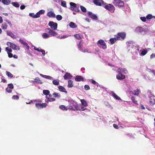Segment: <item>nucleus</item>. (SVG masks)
I'll list each match as a JSON object with an SVG mask.
<instances>
[{"instance_id": "6e6d98bb", "label": "nucleus", "mask_w": 155, "mask_h": 155, "mask_svg": "<svg viewBox=\"0 0 155 155\" xmlns=\"http://www.w3.org/2000/svg\"><path fill=\"white\" fill-rule=\"evenodd\" d=\"M85 107H84L83 106H82L81 107V108H79L78 110L84 111L86 109V108Z\"/></svg>"}, {"instance_id": "7ed1b4c3", "label": "nucleus", "mask_w": 155, "mask_h": 155, "mask_svg": "<svg viewBox=\"0 0 155 155\" xmlns=\"http://www.w3.org/2000/svg\"><path fill=\"white\" fill-rule=\"evenodd\" d=\"M68 108L71 110H79V107L78 105L76 102L73 101L70 102Z\"/></svg>"}, {"instance_id": "2eb2a0df", "label": "nucleus", "mask_w": 155, "mask_h": 155, "mask_svg": "<svg viewBox=\"0 0 155 155\" xmlns=\"http://www.w3.org/2000/svg\"><path fill=\"white\" fill-rule=\"evenodd\" d=\"M147 52V51L146 49H140V51L139 52V54L140 56H143L145 55Z\"/></svg>"}, {"instance_id": "aec40b11", "label": "nucleus", "mask_w": 155, "mask_h": 155, "mask_svg": "<svg viewBox=\"0 0 155 155\" xmlns=\"http://www.w3.org/2000/svg\"><path fill=\"white\" fill-rule=\"evenodd\" d=\"M75 81H84V78L81 76H77L75 78Z\"/></svg>"}, {"instance_id": "f3484780", "label": "nucleus", "mask_w": 155, "mask_h": 155, "mask_svg": "<svg viewBox=\"0 0 155 155\" xmlns=\"http://www.w3.org/2000/svg\"><path fill=\"white\" fill-rule=\"evenodd\" d=\"M46 98L45 101L46 102L48 101L52 102L55 101V99L54 98L49 97L48 96H46Z\"/></svg>"}, {"instance_id": "a19ab883", "label": "nucleus", "mask_w": 155, "mask_h": 155, "mask_svg": "<svg viewBox=\"0 0 155 155\" xmlns=\"http://www.w3.org/2000/svg\"><path fill=\"white\" fill-rule=\"evenodd\" d=\"M68 36L67 35H62L60 36H58L57 38L60 39H64L67 38Z\"/></svg>"}, {"instance_id": "c85d7f7f", "label": "nucleus", "mask_w": 155, "mask_h": 155, "mask_svg": "<svg viewBox=\"0 0 155 155\" xmlns=\"http://www.w3.org/2000/svg\"><path fill=\"white\" fill-rule=\"evenodd\" d=\"M139 90L138 89L134 90L132 91L133 94L134 95L138 96L139 94Z\"/></svg>"}, {"instance_id": "58836bf2", "label": "nucleus", "mask_w": 155, "mask_h": 155, "mask_svg": "<svg viewBox=\"0 0 155 155\" xmlns=\"http://www.w3.org/2000/svg\"><path fill=\"white\" fill-rule=\"evenodd\" d=\"M6 74L9 77L12 78L13 77L12 74L8 71H6Z\"/></svg>"}, {"instance_id": "e2e57ef3", "label": "nucleus", "mask_w": 155, "mask_h": 155, "mask_svg": "<svg viewBox=\"0 0 155 155\" xmlns=\"http://www.w3.org/2000/svg\"><path fill=\"white\" fill-rule=\"evenodd\" d=\"M92 84H96V85H97V86H98V84L94 80H92Z\"/></svg>"}, {"instance_id": "9b49d317", "label": "nucleus", "mask_w": 155, "mask_h": 155, "mask_svg": "<svg viewBox=\"0 0 155 155\" xmlns=\"http://www.w3.org/2000/svg\"><path fill=\"white\" fill-rule=\"evenodd\" d=\"M82 44L81 43V41H80L79 42L78 46V48L79 49V50H81V51L84 52H87L88 53H90L91 52H89L85 48H82Z\"/></svg>"}, {"instance_id": "b1692460", "label": "nucleus", "mask_w": 155, "mask_h": 155, "mask_svg": "<svg viewBox=\"0 0 155 155\" xmlns=\"http://www.w3.org/2000/svg\"><path fill=\"white\" fill-rule=\"evenodd\" d=\"M81 104L84 107H86L87 105V103L84 99H80Z\"/></svg>"}, {"instance_id": "4be33fe9", "label": "nucleus", "mask_w": 155, "mask_h": 155, "mask_svg": "<svg viewBox=\"0 0 155 155\" xmlns=\"http://www.w3.org/2000/svg\"><path fill=\"white\" fill-rule=\"evenodd\" d=\"M110 94L111 96H113L116 99L118 100H120V97H119L116 94L113 92H111L110 93Z\"/></svg>"}, {"instance_id": "f704fd0d", "label": "nucleus", "mask_w": 155, "mask_h": 155, "mask_svg": "<svg viewBox=\"0 0 155 155\" xmlns=\"http://www.w3.org/2000/svg\"><path fill=\"white\" fill-rule=\"evenodd\" d=\"M43 93L44 94L48 96V95L50 93V91L48 90H43Z\"/></svg>"}, {"instance_id": "052dcab7", "label": "nucleus", "mask_w": 155, "mask_h": 155, "mask_svg": "<svg viewBox=\"0 0 155 155\" xmlns=\"http://www.w3.org/2000/svg\"><path fill=\"white\" fill-rule=\"evenodd\" d=\"M41 104V108H42L43 107H45L47 105V104L45 103Z\"/></svg>"}, {"instance_id": "0eeeda50", "label": "nucleus", "mask_w": 155, "mask_h": 155, "mask_svg": "<svg viewBox=\"0 0 155 155\" xmlns=\"http://www.w3.org/2000/svg\"><path fill=\"white\" fill-rule=\"evenodd\" d=\"M135 32L137 33H140L142 35H144L146 32V30L141 27H137L135 29Z\"/></svg>"}, {"instance_id": "c03bdc74", "label": "nucleus", "mask_w": 155, "mask_h": 155, "mask_svg": "<svg viewBox=\"0 0 155 155\" xmlns=\"http://www.w3.org/2000/svg\"><path fill=\"white\" fill-rule=\"evenodd\" d=\"M80 8L82 11L84 12H86L87 10L85 8L81 5L80 6Z\"/></svg>"}, {"instance_id": "37998d69", "label": "nucleus", "mask_w": 155, "mask_h": 155, "mask_svg": "<svg viewBox=\"0 0 155 155\" xmlns=\"http://www.w3.org/2000/svg\"><path fill=\"white\" fill-rule=\"evenodd\" d=\"M70 5H71V6L72 7L74 8L76 7L78 5L76 4L75 3H74L73 2H70Z\"/></svg>"}, {"instance_id": "3c124183", "label": "nucleus", "mask_w": 155, "mask_h": 155, "mask_svg": "<svg viewBox=\"0 0 155 155\" xmlns=\"http://www.w3.org/2000/svg\"><path fill=\"white\" fill-rule=\"evenodd\" d=\"M36 107L38 108H41V103H37L35 104Z\"/></svg>"}, {"instance_id": "4c0bfd02", "label": "nucleus", "mask_w": 155, "mask_h": 155, "mask_svg": "<svg viewBox=\"0 0 155 155\" xmlns=\"http://www.w3.org/2000/svg\"><path fill=\"white\" fill-rule=\"evenodd\" d=\"M8 25L5 23H3L2 25V28L3 29H6L7 28Z\"/></svg>"}, {"instance_id": "6ab92c4d", "label": "nucleus", "mask_w": 155, "mask_h": 155, "mask_svg": "<svg viewBox=\"0 0 155 155\" xmlns=\"http://www.w3.org/2000/svg\"><path fill=\"white\" fill-rule=\"evenodd\" d=\"M33 82H36L38 84H42L43 83L42 81L38 77H37L35 79Z\"/></svg>"}, {"instance_id": "e433bc0d", "label": "nucleus", "mask_w": 155, "mask_h": 155, "mask_svg": "<svg viewBox=\"0 0 155 155\" xmlns=\"http://www.w3.org/2000/svg\"><path fill=\"white\" fill-rule=\"evenodd\" d=\"M79 6L80 5L78 4V5L74 8V11L76 12H80V10L79 9Z\"/></svg>"}, {"instance_id": "ea45409f", "label": "nucleus", "mask_w": 155, "mask_h": 155, "mask_svg": "<svg viewBox=\"0 0 155 155\" xmlns=\"http://www.w3.org/2000/svg\"><path fill=\"white\" fill-rule=\"evenodd\" d=\"M74 36L78 39H80L82 38V36L79 34H76L74 35Z\"/></svg>"}, {"instance_id": "de8ad7c7", "label": "nucleus", "mask_w": 155, "mask_h": 155, "mask_svg": "<svg viewBox=\"0 0 155 155\" xmlns=\"http://www.w3.org/2000/svg\"><path fill=\"white\" fill-rule=\"evenodd\" d=\"M57 19L58 21L61 20L62 18V17L60 15H57L56 16Z\"/></svg>"}, {"instance_id": "0e129e2a", "label": "nucleus", "mask_w": 155, "mask_h": 155, "mask_svg": "<svg viewBox=\"0 0 155 155\" xmlns=\"http://www.w3.org/2000/svg\"><path fill=\"white\" fill-rule=\"evenodd\" d=\"M151 96H150V99L151 100H155V97L153 95L151 94Z\"/></svg>"}, {"instance_id": "5fc2aeb1", "label": "nucleus", "mask_w": 155, "mask_h": 155, "mask_svg": "<svg viewBox=\"0 0 155 155\" xmlns=\"http://www.w3.org/2000/svg\"><path fill=\"white\" fill-rule=\"evenodd\" d=\"M131 99L134 103H135V104H137V101L135 100V98L134 97H131Z\"/></svg>"}, {"instance_id": "a211bd4d", "label": "nucleus", "mask_w": 155, "mask_h": 155, "mask_svg": "<svg viewBox=\"0 0 155 155\" xmlns=\"http://www.w3.org/2000/svg\"><path fill=\"white\" fill-rule=\"evenodd\" d=\"M47 15L51 18H55L56 17V15L52 12L51 11L48 13Z\"/></svg>"}, {"instance_id": "c9c22d12", "label": "nucleus", "mask_w": 155, "mask_h": 155, "mask_svg": "<svg viewBox=\"0 0 155 155\" xmlns=\"http://www.w3.org/2000/svg\"><path fill=\"white\" fill-rule=\"evenodd\" d=\"M52 95L55 97L59 98L61 97L59 93L56 92L53 93Z\"/></svg>"}, {"instance_id": "a18cd8bd", "label": "nucleus", "mask_w": 155, "mask_h": 155, "mask_svg": "<svg viewBox=\"0 0 155 155\" xmlns=\"http://www.w3.org/2000/svg\"><path fill=\"white\" fill-rule=\"evenodd\" d=\"M59 108L63 110H67V108L65 107L64 105H62L59 106Z\"/></svg>"}, {"instance_id": "79ce46f5", "label": "nucleus", "mask_w": 155, "mask_h": 155, "mask_svg": "<svg viewBox=\"0 0 155 155\" xmlns=\"http://www.w3.org/2000/svg\"><path fill=\"white\" fill-rule=\"evenodd\" d=\"M12 4L14 6L16 7H18L19 6V4L16 2H13L12 3Z\"/></svg>"}, {"instance_id": "a878e982", "label": "nucleus", "mask_w": 155, "mask_h": 155, "mask_svg": "<svg viewBox=\"0 0 155 155\" xmlns=\"http://www.w3.org/2000/svg\"><path fill=\"white\" fill-rule=\"evenodd\" d=\"M42 37L46 39L49 38L51 37V36H50L49 34L45 33L42 34Z\"/></svg>"}, {"instance_id": "4468645a", "label": "nucleus", "mask_w": 155, "mask_h": 155, "mask_svg": "<svg viewBox=\"0 0 155 155\" xmlns=\"http://www.w3.org/2000/svg\"><path fill=\"white\" fill-rule=\"evenodd\" d=\"M19 41L24 46L25 48L27 50H29V47L26 42L24 41L21 39H20L19 40Z\"/></svg>"}, {"instance_id": "2f4dec72", "label": "nucleus", "mask_w": 155, "mask_h": 155, "mask_svg": "<svg viewBox=\"0 0 155 155\" xmlns=\"http://www.w3.org/2000/svg\"><path fill=\"white\" fill-rule=\"evenodd\" d=\"M117 40V37L116 38H110V42L112 45Z\"/></svg>"}, {"instance_id": "dca6fc26", "label": "nucleus", "mask_w": 155, "mask_h": 155, "mask_svg": "<svg viewBox=\"0 0 155 155\" xmlns=\"http://www.w3.org/2000/svg\"><path fill=\"white\" fill-rule=\"evenodd\" d=\"M7 34L8 35L11 36L13 38H16V35H14L10 31H7Z\"/></svg>"}, {"instance_id": "bf43d9fd", "label": "nucleus", "mask_w": 155, "mask_h": 155, "mask_svg": "<svg viewBox=\"0 0 155 155\" xmlns=\"http://www.w3.org/2000/svg\"><path fill=\"white\" fill-rule=\"evenodd\" d=\"M84 88L86 90H88L90 89V87L88 85H86L84 86Z\"/></svg>"}, {"instance_id": "f8f14e48", "label": "nucleus", "mask_w": 155, "mask_h": 155, "mask_svg": "<svg viewBox=\"0 0 155 155\" xmlns=\"http://www.w3.org/2000/svg\"><path fill=\"white\" fill-rule=\"evenodd\" d=\"M93 2L94 3L97 5L103 6L104 4V2L102 0H94Z\"/></svg>"}, {"instance_id": "39448f33", "label": "nucleus", "mask_w": 155, "mask_h": 155, "mask_svg": "<svg viewBox=\"0 0 155 155\" xmlns=\"http://www.w3.org/2000/svg\"><path fill=\"white\" fill-rule=\"evenodd\" d=\"M97 44L98 46L101 48L103 49H105L107 48V45L104 41L102 40H99L97 42Z\"/></svg>"}, {"instance_id": "f257e3e1", "label": "nucleus", "mask_w": 155, "mask_h": 155, "mask_svg": "<svg viewBox=\"0 0 155 155\" xmlns=\"http://www.w3.org/2000/svg\"><path fill=\"white\" fill-rule=\"evenodd\" d=\"M118 72L119 73L117 75V78L118 80H122L124 79L125 78V76L123 75L122 73H124L125 74H127V70L125 68H120L118 69Z\"/></svg>"}, {"instance_id": "69168bd1", "label": "nucleus", "mask_w": 155, "mask_h": 155, "mask_svg": "<svg viewBox=\"0 0 155 155\" xmlns=\"http://www.w3.org/2000/svg\"><path fill=\"white\" fill-rule=\"evenodd\" d=\"M8 56L9 58H11L13 57V54L11 52L8 53Z\"/></svg>"}, {"instance_id": "72a5a7b5", "label": "nucleus", "mask_w": 155, "mask_h": 155, "mask_svg": "<svg viewBox=\"0 0 155 155\" xmlns=\"http://www.w3.org/2000/svg\"><path fill=\"white\" fill-rule=\"evenodd\" d=\"M45 11L44 10H41L39 11L38 12L37 14L38 15V16H39V17H40V15L43 14L45 13Z\"/></svg>"}, {"instance_id": "09e8293b", "label": "nucleus", "mask_w": 155, "mask_h": 155, "mask_svg": "<svg viewBox=\"0 0 155 155\" xmlns=\"http://www.w3.org/2000/svg\"><path fill=\"white\" fill-rule=\"evenodd\" d=\"M61 1V5L64 7H66V2L65 1Z\"/></svg>"}, {"instance_id": "338daca9", "label": "nucleus", "mask_w": 155, "mask_h": 155, "mask_svg": "<svg viewBox=\"0 0 155 155\" xmlns=\"http://www.w3.org/2000/svg\"><path fill=\"white\" fill-rule=\"evenodd\" d=\"M51 30L49 28H47L45 29L46 31L48 32L49 34L50 33V32Z\"/></svg>"}, {"instance_id": "8fccbe9b", "label": "nucleus", "mask_w": 155, "mask_h": 155, "mask_svg": "<svg viewBox=\"0 0 155 155\" xmlns=\"http://www.w3.org/2000/svg\"><path fill=\"white\" fill-rule=\"evenodd\" d=\"M7 88H9L11 89H13L14 88V86L12 84H8V87Z\"/></svg>"}, {"instance_id": "9d476101", "label": "nucleus", "mask_w": 155, "mask_h": 155, "mask_svg": "<svg viewBox=\"0 0 155 155\" xmlns=\"http://www.w3.org/2000/svg\"><path fill=\"white\" fill-rule=\"evenodd\" d=\"M48 25L53 30H56L57 28V23L54 22L53 21H51L49 22Z\"/></svg>"}, {"instance_id": "423d86ee", "label": "nucleus", "mask_w": 155, "mask_h": 155, "mask_svg": "<svg viewBox=\"0 0 155 155\" xmlns=\"http://www.w3.org/2000/svg\"><path fill=\"white\" fill-rule=\"evenodd\" d=\"M113 3L115 6L119 7H123L124 4L123 2L120 0H114Z\"/></svg>"}, {"instance_id": "774afa93", "label": "nucleus", "mask_w": 155, "mask_h": 155, "mask_svg": "<svg viewBox=\"0 0 155 155\" xmlns=\"http://www.w3.org/2000/svg\"><path fill=\"white\" fill-rule=\"evenodd\" d=\"M155 57V54H152L150 55V58H153Z\"/></svg>"}, {"instance_id": "7c9ffc66", "label": "nucleus", "mask_w": 155, "mask_h": 155, "mask_svg": "<svg viewBox=\"0 0 155 155\" xmlns=\"http://www.w3.org/2000/svg\"><path fill=\"white\" fill-rule=\"evenodd\" d=\"M68 87L70 88L71 87L73 86L72 83H73V81L71 80H68Z\"/></svg>"}, {"instance_id": "13d9d810", "label": "nucleus", "mask_w": 155, "mask_h": 155, "mask_svg": "<svg viewBox=\"0 0 155 155\" xmlns=\"http://www.w3.org/2000/svg\"><path fill=\"white\" fill-rule=\"evenodd\" d=\"M34 49L36 51H38L39 52H40L41 49L40 48H36L35 47H34Z\"/></svg>"}, {"instance_id": "393cba45", "label": "nucleus", "mask_w": 155, "mask_h": 155, "mask_svg": "<svg viewBox=\"0 0 155 155\" xmlns=\"http://www.w3.org/2000/svg\"><path fill=\"white\" fill-rule=\"evenodd\" d=\"M58 89L60 91L65 92L66 93H67V91L62 86H59L58 87Z\"/></svg>"}, {"instance_id": "bb28decb", "label": "nucleus", "mask_w": 155, "mask_h": 155, "mask_svg": "<svg viewBox=\"0 0 155 155\" xmlns=\"http://www.w3.org/2000/svg\"><path fill=\"white\" fill-rule=\"evenodd\" d=\"M69 26L72 28H74L77 27V25L73 22H71L69 24Z\"/></svg>"}, {"instance_id": "6e6552de", "label": "nucleus", "mask_w": 155, "mask_h": 155, "mask_svg": "<svg viewBox=\"0 0 155 155\" xmlns=\"http://www.w3.org/2000/svg\"><path fill=\"white\" fill-rule=\"evenodd\" d=\"M7 45L14 50H18L20 49V48L18 46L10 42H8Z\"/></svg>"}, {"instance_id": "680f3d73", "label": "nucleus", "mask_w": 155, "mask_h": 155, "mask_svg": "<svg viewBox=\"0 0 155 155\" xmlns=\"http://www.w3.org/2000/svg\"><path fill=\"white\" fill-rule=\"evenodd\" d=\"M140 19L143 21L145 22L146 20V18L145 17H141L140 18Z\"/></svg>"}, {"instance_id": "ddd939ff", "label": "nucleus", "mask_w": 155, "mask_h": 155, "mask_svg": "<svg viewBox=\"0 0 155 155\" xmlns=\"http://www.w3.org/2000/svg\"><path fill=\"white\" fill-rule=\"evenodd\" d=\"M88 15L92 19L96 20L97 19V16L94 14H93L91 12H88Z\"/></svg>"}, {"instance_id": "4d7b16f0", "label": "nucleus", "mask_w": 155, "mask_h": 155, "mask_svg": "<svg viewBox=\"0 0 155 155\" xmlns=\"http://www.w3.org/2000/svg\"><path fill=\"white\" fill-rule=\"evenodd\" d=\"M12 89L9 88H7L6 89V91L8 93H11L12 91Z\"/></svg>"}, {"instance_id": "864d4df0", "label": "nucleus", "mask_w": 155, "mask_h": 155, "mask_svg": "<svg viewBox=\"0 0 155 155\" xmlns=\"http://www.w3.org/2000/svg\"><path fill=\"white\" fill-rule=\"evenodd\" d=\"M12 99L14 100H18L19 97L17 95H14L12 97Z\"/></svg>"}, {"instance_id": "f03ea898", "label": "nucleus", "mask_w": 155, "mask_h": 155, "mask_svg": "<svg viewBox=\"0 0 155 155\" xmlns=\"http://www.w3.org/2000/svg\"><path fill=\"white\" fill-rule=\"evenodd\" d=\"M38 74L41 77L51 80H52V83L55 85H58L59 84V81L58 80H54L53 78L50 76L44 75L41 74H40L39 72H37Z\"/></svg>"}, {"instance_id": "49530a36", "label": "nucleus", "mask_w": 155, "mask_h": 155, "mask_svg": "<svg viewBox=\"0 0 155 155\" xmlns=\"http://www.w3.org/2000/svg\"><path fill=\"white\" fill-rule=\"evenodd\" d=\"M5 51L7 52V53L11 52L12 51L11 49L9 47H6L5 48Z\"/></svg>"}, {"instance_id": "1a4fd4ad", "label": "nucleus", "mask_w": 155, "mask_h": 155, "mask_svg": "<svg viewBox=\"0 0 155 155\" xmlns=\"http://www.w3.org/2000/svg\"><path fill=\"white\" fill-rule=\"evenodd\" d=\"M126 36V34L124 32L118 33L117 35V40H124Z\"/></svg>"}, {"instance_id": "473e14b6", "label": "nucleus", "mask_w": 155, "mask_h": 155, "mask_svg": "<svg viewBox=\"0 0 155 155\" xmlns=\"http://www.w3.org/2000/svg\"><path fill=\"white\" fill-rule=\"evenodd\" d=\"M2 2L4 4L8 5L11 3L9 0H2Z\"/></svg>"}, {"instance_id": "603ef678", "label": "nucleus", "mask_w": 155, "mask_h": 155, "mask_svg": "<svg viewBox=\"0 0 155 155\" xmlns=\"http://www.w3.org/2000/svg\"><path fill=\"white\" fill-rule=\"evenodd\" d=\"M153 18V16L151 14H148L146 16V18L147 19H151Z\"/></svg>"}, {"instance_id": "c756f323", "label": "nucleus", "mask_w": 155, "mask_h": 155, "mask_svg": "<svg viewBox=\"0 0 155 155\" xmlns=\"http://www.w3.org/2000/svg\"><path fill=\"white\" fill-rule=\"evenodd\" d=\"M50 34V36H56L58 35V34L54 31L53 30H52L50 31V33H49Z\"/></svg>"}, {"instance_id": "412c9836", "label": "nucleus", "mask_w": 155, "mask_h": 155, "mask_svg": "<svg viewBox=\"0 0 155 155\" xmlns=\"http://www.w3.org/2000/svg\"><path fill=\"white\" fill-rule=\"evenodd\" d=\"M110 94L111 96H113L116 99L118 100H120V97H119L116 94L113 92H111L110 93Z\"/></svg>"}, {"instance_id": "5701e85b", "label": "nucleus", "mask_w": 155, "mask_h": 155, "mask_svg": "<svg viewBox=\"0 0 155 155\" xmlns=\"http://www.w3.org/2000/svg\"><path fill=\"white\" fill-rule=\"evenodd\" d=\"M72 77V76L69 73H67L64 76V78L65 79H71Z\"/></svg>"}, {"instance_id": "20e7f679", "label": "nucleus", "mask_w": 155, "mask_h": 155, "mask_svg": "<svg viewBox=\"0 0 155 155\" xmlns=\"http://www.w3.org/2000/svg\"><path fill=\"white\" fill-rule=\"evenodd\" d=\"M103 7L107 10L110 11L112 13L114 12L115 8L114 5L111 4H107L106 3L104 4Z\"/></svg>"}, {"instance_id": "cd10ccee", "label": "nucleus", "mask_w": 155, "mask_h": 155, "mask_svg": "<svg viewBox=\"0 0 155 155\" xmlns=\"http://www.w3.org/2000/svg\"><path fill=\"white\" fill-rule=\"evenodd\" d=\"M29 15L34 18H37L39 17V16H38L37 13L35 14L34 13H30L29 14Z\"/></svg>"}]
</instances>
